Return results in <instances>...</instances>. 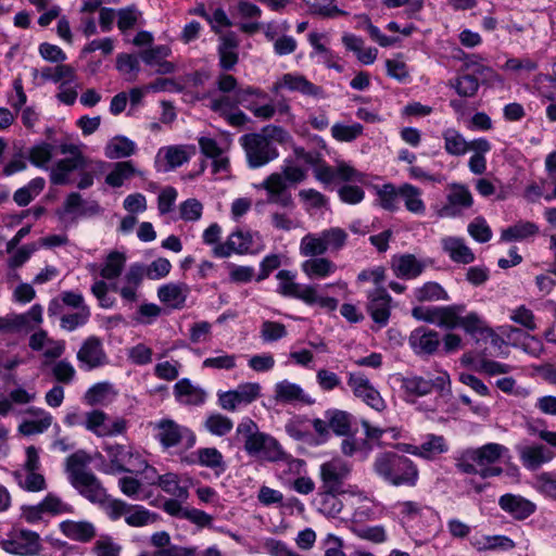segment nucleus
<instances>
[{"mask_svg": "<svg viewBox=\"0 0 556 556\" xmlns=\"http://www.w3.org/2000/svg\"><path fill=\"white\" fill-rule=\"evenodd\" d=\"M61 154L71 156L59 160L50 168V181L52 185L64 186L74 184L73 173L77 172L79 180L76 187L80 190L90 188L94 180V170L91 161L86 157L79 147L73 143L60 144Z\"/></svg>", "mask_w": 556, "mask_h": 556, "instance_id": "nucleus-1", "label": "nucleus"}, {"mask_svg": "<svg viewBox=\"0 0 556 556\" xmlns=\"http://www.w3.org/2000/svg\"><path fill=\"white\" fill-rule=\"evenodd\" d=\"M508 450L498 443H486L480 447L467 448L457 458L456 467L467 475H479L483 479L501 476L502 467L496 466Z\"/></svg>", "mask_w": 556, "mask_h": 556, "instance_id": "nucleus-2", "label": "nucleus"}, {"mask_svg": "<svg viewBox=\"0 0 556 556\" xmlns=\"http://www.w3.org/2000/svg\"><path fill=\"white\" fill-rule=\"evenodd\" d=\"M372 469L380 479L394 486H415L419 478L418 468L410 458L391 451L379 453Z\"/></svg>", "mask_w": 556, "mask_h": 556, "instance_id": "nucleus-3", "label": "nucleus"}, {"mask_svg": "<svg viewBox=\"0 0 556 556\" xmlns=\"http://www.w3.org/2000/svg\"><path fill=\"white\" fill-rule=\"evenodd\" d=\"M89 463V455L79 450L66 458L65 470L71 484L79 494L89 502L99 505L108 493L97 476L86 468Z\"/></svg>", "mask_w": 556, "mask_h": 556, "instance_id": "nucleus-4", "label": "nucleus"}, {"mask_svg": "<svg viewBox=\"0 0 556 556\" xmlns=\"http://www.w3.org/2000/svg\"><path fill=\"white\" fill-rule=\"evenodd\" d=\"M236 438L243 442L244 451L250 456L268 462L283 458L285 453L278 441L274 437L261 432L257 424L249 417L238 424Z\"/></svg>", "mask_w": 556, "mask_h": 556, "instance_id": "nucleus-5", "label": "nucleus"}, {"mask_svg": "<svg viewBox=\"0 0 556 556\" xmlns=\"http://www.w3.org/2000/svg\"><path fill=\"white\" fill-rule=\"evenodd\" d=\"M276 278L279 281L277 292L282 296L300 300L308 306L318 305L328 311H334L338 307V301L334 298L320 295L316 286L296 282L295 274L291 270H279Z\"/></svg>", "mask_w": 556, "mask_h": 556, "instance_id": "nucleus-6", "label": "nucleus"}, {"mask_svg": "<svg viewBox=\"0 0 556 556\" xmlns=\"http://www.w3.org/2000/svg\"><path fill=\"white\" fill-rule=\"evenodd\" d=\"M247 156L250 168H260L276 160L279 155L274 143L268 142L263 135L256 132L245 134L239 139Z\"/></svg>", "mask_w": 556, "mask_h": 556, "instance_id": "nucleus-7", "label": "nucleus"}, {"mask_svg": "<svg viewBox=\"0 0 556 556\" xmlns=\"http://www.w3.org/2000/svg\"><path fill=\"white\" fill-rule=\"evenodd\" d=\"M103 450L109 457V466L103 470L108 475H117L122 472H135L142 468H149L147 463L138 453H134L130 447L122 444H105Z\"/></svg>", "mask_w": 556, "mask_h": 556, "instance_id": "nucleus-8", "label": "nucleus"}, {"mask_svg": "<svg viewBox=\"0 0 556 556\" xmlns=\"http://www.w3.org/2000/svg\"><path fill=\"white\" fill-rule=\"evenodd\" d=\"M402 389L407 396H425L434 390L443 397L451 393V380L446 372L437 376L434 379L409 376L403 378Z\"/></svg>", "mask_w": 556, "mask_h": 556, "instance_id": "nucleus-9", "label": "nucleus"}, {"mask_svg": "<svg viewBox=\"0 0 556 556\" xmlns=\"http://www.w3.org/2000/svg\"><path fill=\"white\" fill-rule=\"evenodd\" d=\"M156 438L164 448H170L185 443V448L194 446L197 438L192 430L178 425L172 419H162L155 425Z\"/></svg>", "mask_w": 556, "mask_h": 556, "instance_id": "nucleus-10", "label": "nucleus"}, {"mask_svg": "<svg viewBox=\"0 0 556 556\" xmlns=\"http://www.w3.org/2000/svg\"><path fill=\"white\" fill-rule=\"evenodd\" d=\"M267 94L260 88L245 86L238 89L236 94L218 96L212 98L210 109L212 111H225L227 109H238L240 105L251 110L256 99H265Z\"/></svg>", "mask_w": 556, "mask_h": 556, "instance_id": "nucleus-11", "label": "nucleus"}, {"mask_svg": "<svg viewBox=\"0 0 556 556\" xmlns=\"http://www.w3.org/2000/svg\"><path fill=\"white\" fill-rule=\"evenodd\" d=\"M348 386L357 399L376 412L381 413L387 408L386 401L382 399L380 392L363 372H350Z\"/></svg>", "mask_w": 556, "mask_h": 556, "instance_id": "nucleus-12", "label": "nucleus"}, {"mask_svg": "<svg viewBox=\"0 0 556 556\" xmlns=\"http://www.w3.org/2000/svg\"><path fill=\"white\" fill-rule=\"evenodd\" d=\"M261 395V386L257 382L241 383L235 390L218 392V405L228 412H235L247 406Z\"/></svg>", "mask_w": 556, "mask_h": 556, "instance_id": "nucleus-13", "label": "nucleus"}, {"mask_svg": "<svg viewBox=\"0 0 556 556\" xmlns=\"http://www.w3.org/2000/svg\"><path fill=\"white\" fill-rule=\"evenodd\" d=\"M473 205V198L469 188L462 184H452L448 187L445 204L438 211L442 218H455Z\"/></svg>", "mask_w": 556, "mask_h": 556, "instance_id": "nucleus-14", "label": "nucleus"}, {"mask_svg": "<svg viewBox=\"0 0 556 556\" xmlns=\"http://www.w3.org/2000/svg\"><path fill=\"white\" fill-rule=\"evenodd\" d=\"M260 187L266 190V203L275 204L287 211H293L295 208L293 197L281 174H270L265 180H263Z\"/></svg>", "mask_w": 556, "mask_h": 556, "instance_id": "nucleus-15", "label": "nucleus"}, {"mask_svg": "<svg viewBox=\"0 0 556 556\" xmlns=\"http://www.w3.org/2000/svg\"><path fill=\"white\" fill-rule=\"evenodd\" d=\"M2 548L12 554L34 556L40 551V538L30 530H14L8 539L0 542Z\"/></svg>", "mask_w": 556, "mask_h": 556, "instance_id": "nucleus-16", "label": "nucleus"}, {"mask_svg": "<svg viewBox=\"0 0 556 556\" xmlns=\"http://www.w3.org/2000/svg\"><path fill=\"white\" fill-rule=\"evenodd\" d=\"M351 472L350 465L341 458H332L320 466L323 490L329 492H343L344 481Z\"/></svg>", "mask_w": 556, "mask_h": 556, "instance_id": "nucleus-17", "label": "nucleus"}, {"mask_svg": "<svg viewBox=\"0 0 556 556\" xmlns=\"http://www.w3.org/2000/svg\"><path fill=\"white\" fill-rule=\"evenodd\" d=\"M77 361L83 370H92L108 364L102 341L94 336L88 337L77 352Z\"/></svg>", "mask_w": 556, "mask_h": 556, "instance_id": "nucleus-18", "label": "nucleus"}, {"mask_svg": "<svg viewBox=\"0 0 556 556\" xmlns=\"http://www.w3.org/2000/svg\"><path fill=\"white\" fill-rule=\"evenodd\" d=\"M408 343L417 355H432L438 351L441 338L435 330L421 326L410 332Z\"/></svg>", "mask_w": 556, "mask_h": 556, "instance_id": "nucleus-19", "label": "nucleus"}, {"mask_svg": "<svg viewBox=\"0 0 556 556\" xmlns=\"http://www.w3.org/2000/svg\"><path fill=\"white\" fill-rule=\"evenodd\" d=\"M252 245V235L247 231L236 230L233 231L226 242L219 243L213 248V254L216 257H228L232 253L244 254Z\"/></svg>", "mask_w": 556, "mask_h": 556, "instance_id": "nucleus-20", "label": "nucleus"}, {"mask_svg": "<svg viewBox=\"0 0 556 556\" xmlns=\"http://www.w3.org/2000/svg\"><path fill=\"white\" fill-rule=\"evenodd\" d=\"M391 300L384 288H377L368 294L367 312L380 326H386L389 321Z\"/></svg>", "mask_w": 556, "mask_h": 556, "instance_id": "nucleus-21", "label": "nucleus"}, {"mask_svg": "<svg viewBox=\"0 0 556 556\" xmlns=\"http://www.w3.org/2000/svg\"><path fill=\"white\" fill-rule=\"evenodd\" d=\"M280 87H285L290 91H298L303 96L313 97L315 99H324L326 97L323 87L311 83L303 75L285 74L281 83L275 85L277 90Z\"/></svg>", "mask_w": 556, "mask_h": 556, "instance_id": "nucleus-22", "label": "nucleus"}, {"mask_svg": "<svg viewBox=\"0 0 556 556\" xmlns=\"http://www.w3.org/2000/svg\"><path fill=\"white\" fill-rule=\"evenodd\" d=\"M500 507L511 515L515 519L523 520L531 516L536 506L531 501L522 497L521 495L504 494L498 500Z\"/></svg>", "mask_w": 556, "mask_h": 556, "instance_id": "nucleus-23", "label": "nucleus"}, {"mask_svg": "<svg viewBox=\"0 0 556 556\" xmlns=\"http://www.w3.org/2000/svg\"><path fill=\"white\" fill-rule=\"evenodd\" d=\"M177 402L184 405L200 406L205 403L207 393L199 386H193L187 378L178 380L174 386Z\"/></svg>", "mask_w": 556, "mask_h": 556, "instance_id": "nucleus-24", "label": "nucleus"}, {"mask_svg": "<svg viewBox=\"0 0 556 556\" xmlns=\"http://www.w3.org/2000/svg\"><path fill=\"white\" fill-rule=\"evenodd\" d=\"M239 40L233 31H228L219 37L217 48L219 56V66L223 71H231L239 61L238 49Z\"/></svg>", "mask_w": 556, "mask_h": 556, "instance_id": "nucleus-25", "label": "nucleus"}, {"mask_svg": "<svg viewBox=\"0 0 556 556\" xmlns=\"http://www.w3.org/2000/svg\"><path fill=\"white\" fill-rule=\"evenodd\" d=\"M190 288L186 283L169 282L157 289L159 300L173 309H181L186 306V300Z\"/></svg>", "mask_w": 556, "mask_h": 556, "instance_id": "nucleus-26", "label": "nucleus"}, {"mask_svg": "<svg viewBox=\"0 0 556 556\" xmlns=\"http://www.w3.org/2000/svg\"><path fill=\"white\" fill-rule=\"evenodd\" d=\"M425 268V263L418 261L413 254L395 255L392 258V269L397 278H417Z\"/></svg>", "mask_w": 556, "mask_h": 556, "instance_id": "nucleus-27", "label": "nucleus"}, {"mask_svg": "<svg viewBox=\"0 0 556 556\" xmlns=\"http://www.w3.org/2000/svg\"><path fill=\"white\" fill-rule=\"evenodd\" d=\"M506 337L513 345L520 348L531 356L539 357L544 350L543 343L539 338L523 332L519 328L509 327Z\"/></svg>", "mask_w": 556, "mask_h": 556, "instance_id": "nucleus-28", "label": "nucleus"}, {"mask_svg": "<svg viewBox=\"0 0 556 556\" xmlns=\"http://www.w3.org/2000/svg\"><path fill=\"white\" fill-rule=\"evenodd\" d=\"M442 249L454 263L470 264L476 256L463 238L446 237L442 239Z\"/></svg>", "mask_w": 556, "mask_h": 556, "instance_id": "nucleus-29", "label": "nucleus"}, {"mask_svg": "<svg viewBox=\"0 0 556 556\" xmlns=\"http://www.w3.org/2000/svg\"><path fill=\"white\" fill-rule=\"evenodd\" d=\"M539 226L530 220H518L514 225L505 228L501 232V241L516 242L534 238L539 235Z\"/></svg>", "mask_w": 556, "mask_h": 556, "instance_id": "nucleus-30", "label": "nucleus"}, {"mask_svg": "<svg viewBox=\"0 0 556 556\" xmlns=\"http://www.w3.org/2000/svg\"><path fill=\"white\" fill-rule=\"evenodd\" d=\"M519 455L523 466L535 470L553 458V452L544 445L519 447Z\"/></svg>", "mask_w": 556, "mask_h": 556, "instance_id": "nucleus-31", "label": "nucleus"}, {"mask_svg": "<svg viewBox=\"0 0 556 556\" xmlns=\"http://www.w3.org/2000/svg\"><path fill=\"white\" fill-rule=\"evenodd\" d=\"M61 532L73 541L89 542L96 536V528L89 521L65 520L60 523Z\"/></svg>", "mask_w": 556, "mask_h": 556, "instance_id": "nucleus-32", "label": "nucleus"}, {"mask_svg": "<svg viewBox=\"0 0 556 556\" xmlns=\"http://www.w3.org/2000/svg\"><path fill=\"white\" fill-rule=\"evenodd\" d=\"M301 269L312 280L325 279L337 270V265L326 257H312L301 264Z\"/></svg>", "mask_w": 556, "mask_h": 556, "instance_id": "nucleus-33", "label": "nucleus"}, {"mask_svg": "<svg viewBox=\"0 0 556 556\" xmlns=\"http://www.w3.org/2000/svg\"><path fill=\"white\" fill-rule=\"evenodd\" d=\"M275 400L282 403L302 402L312 404L313 401L304 394L303 389L295 383L283 380L275 387Z\"/></svg>", "mask_w": 556, "mask_h": 556, "instance_id": "nucleus-34", "label": "nucleus"}, {"mask_svg": "<svg viewBox=\"0 0 556 556\" xmlns=\"http://www.w3.org/2000/svg\"><path fill=\"white\" fill-rule=\"evenodd\" d=\"M135 175L143 176V173L138 170L131 161L117 162L105 177V182L110 187L119 188Z\"/></svg>", "mask_w": 556, "mask_h": 556, "instance_id": "nucleus-35", "label": "nucleus"}, {"mask_svg": "<svg viewBox=\"0 0 556 556\" xmlns=\"http://www.w3.org/2000/svg\"><path fill=\"white\" fill-rule=\"evenodd\" d=\"M320 35L316 33H311L308 35L309 43L312 45L314 51L311 53V58L318 56V62L326 65L328 68H333L337 72H342L343 66L338 64L336 60L339 58L334 55L328 48H326L323 43L319 42Z\"/></svg>", "mask_w": 556, "mask_h": 556, "instance_id": "nucleus-36", "label": "nucleus"}, {"mask_svg": "<svg viewBox=\"0 0 556 556\" xmlns=\"http://www.w3.org/2000/svg\"><path fill=\"white\" fill-rule=\"evenodd\" d=\"M116 392L110 382H98L90 387L84 394V402L89 406L104 405L109 403Z\"/></svg>", "mask_w": 556, "mask_h": 556, "instance_id": "nucleus-37", "label": "nucleus"}, {"mask_svg": "<svg viewBox=\"0 0 556 556\" xmlns=\"http://www.w3.org/2000/svg\"><path fill=\"white\" fill-rule=\"evenodd\" d=\"M31 414L39 416L37 420H25L18 426V431L24 435H33L45 432L52 424L51 414L41 408H30Z\"/></svg>", "mask_w": 556, "mask_h": 556, "instance_id": "nucleus-38", "label": "nucleus"}, {"mask_svg": "<svg viewBox=\"0 0 556 556\" xmlns=\"http://www.w3.org/2000/svg\"><path fill=\"white\" fill-rule=\"evenodd\" d=\"M198 460L200 466L212 469L216 475L227 468L223 454L216 447L198 448Z\"/></svg>", "mask_w": 556, "mask_h": 556, "instance_id": "nucleus-39", "label": "nucleus"}, {"mask_svg": "<svg viewBox=\"0 0 556 556\" xmlns=\"http://www.w3.org/2000/svg\"><path fill=\"white\" fill-rule=\"evenodd\" d=\"M339 493L323 490L316 500L318 511L330 518L338 517L343 508L342 501L337 496Z\"/></svg>", "mask_w": 556, "mask_h": 556, "instance_id": "nucleus-40", "label": "nucleus"}, {"mask_svg": "<svg viewBox=\"0 0 556 556\" xmlns=\"http://www.w3.org/2000/svg\"><path fill=\"white\" fill-rule=\"evenodd\" d=\"M414 298L418 302L448 301L450 296L445 289L435 281H428L421 287L414 289Z\"/></svg>", "mask_w": 556, "mask_h": 556, "instance_id": "nucleus-41", "label": "nucleus"}, {"mask_svg": "<svg viewBox=\"0 0 556 556\" xmlns=\"http://www.w3.org/2000/svg\"><path fill=\"white\" fill-rule=\"evenodd\" d=\"M136 151V144L124 136L114 137L105 147V156L114 159H124L132 155Z\"/></svg>", "mask_w": 556, "mask_h": 556, "instance_id": "nucleus-42", "label": "nucleus"}, {"mask_svg": "<svg viewBox=\"0 0 556 556\" xmlns=\"http://www.w3.org/2000/svg\"><path fill=\"white\" fill-rule=\"evenodd\" d=\"M126 256L124 253L118 251H112L108 254L103 266L100 270V275L103 279L113 280L121 276L125 267Z\"/></svg>", "mask_w": 556, "mask_h": 556, "instance_id": "nucleus-43", "label": "nucleus"}, {"mask_svg": "<svg viewBox=\"0 0 556 556\" xmlns=\"http://www.w3.org/2000/svg\"><path fill=\"white\" fill-rule=\"evenodd\" d=\"M445 151L455 156L464 155L468 152V142L464 136L454 128H447L443 131Z\"/></svg>", "mask_w": 556, "mask_h": 556, "instance_id": "nucleus-44", "label": "nucleus"}, {"mask_svg": "<svg viewBox=\"0 0 556 556\" xmlns=\"http://www.w3.org/2000/svg\"><path fill=\"white\" fill-rule=\"evenodd\" d=\"M327 252V247L323 239L321 232L319 235L307 233L301 239L300 253L305 257H323Z\"/></svg>", "mask_w": 556, "mask_h": 556, "instance_id": "nucleus-45", "label": "nucleus"}, {"mask_svg": "<svg viewBox=\"0 0 556 556\" xmlns=\"http://www.w3.org/2000/svg\"><path fill=\"white\" fill-rule=\"evenodd\" d=\"M197 152L195 146H174L165 149V160L168 168L174 169L188 162Z\"/></svg>", "mask_w": 556, "mask_h": 556, "instance_id": "nucleus-46", "label": "nucleus"}, {"mask_svg": "<svg viewBox=\"0 0 556 556\" xmlns=\"http://www.w3.org/2000/svg\"><path fill=\"white\" fill-rule=\"evenodd\" d=\"M448 86L457 92L459 97L471 98L479 90V80L475 75L464 74L451 79Z\"/></svg>", "mask_w": 556, "mask_h": 556, "instance_id": "nucleus-47", "label": "nucleus"}, {"mask_svg": "<svg viewBox=\"0 0 556 556\" xmlns=\"http://www.w3.org/2000/svg\"><path fill=\"white\" fill-rule=\"evenodd\" d=\"M400 193L409 212L415 214H422L425 212L426 207L424 201L420 199V191L417 187L404 184L400 187Z\"/></svg>", "mask_w": 556, "mask_h": 556, "instance_id": "nucleus-48", "label": "nucleus"}, {"mask_svg": "<svg viewBox=\"0 0 556 556\" xmlns=\"http://www.w3.org/2000/svg\"><path fill=\"white\" fill-rule=\"evenodd\" d=\"M326 417L329 421L330 429L337 434V435H349L351 430V414L344 412V410H327Z\"/></svg>", "mask_w": 556, "mask_h": 556, "instance_id": "nucleus-49", "label": "nucleus"}, {"mask_svg": "<svg viewBox=\"0 0 556 556\" xmlns=\"http://www.w3.org/2000/svg\"><path fill=\"white\" fill-rule=\"evenodd\" d=\"M233 427L232 420L219 413L207 416L204 421V428L213 435L224 437L231 431Z\"/></svg>", "mask_w": 556, "mask_h": 556, "instance_id": "nucleus-50", "label": "nucleus"}, {"mask_svg": "<svg viewBox=\"0 0 556 556\" xmlns=\"http://www.w3.org/2000/svg\"><path fill=\"white\" fill-rule=\"evenodd\" d=\"M364 127L359 123H353L345 125L342 123H336L331 127V135L337 141L351 142L354 141L363 134Z\"/></svg>", "mask_w": 556, "mask_h": 556, "instance_id": "nucleus-51", "label": "nucleus"}, {"mask_svg": "<svg viewBox=\"0 0 556 556\" xmlns=\"http://www.w3.org/2000/svg\"><path fill=\"white\" fill-rule=\"evenodd\" d=\"M379 205L386 211H396L399 208V199L401 198L400 188L396 189L392 184H386L377 190Z\"/></svg>", "mask_w": 556, "mask_h": 556, "instance_id": "nucleus-52", "label": "nucleus"}, {"mask_svg": "<svg viewBox=\"0 0 556 556\" xmlns=\"http://www.w3.org/2000/svg\"><path fill=\"white\" fill-rule=\"evenodd\" d=\"M159 486L166 493L175 496L176 498H187L188 490L179 484L178 476L173 472H168L157 478Z\"/></svg>", "mask_w": 556, "mask_h": 556, "instance_id": "nucleus-53", "label": "nucleus"}, {"mask_svg": "<svg viewBox=\"0 0 556 556\" xmlns=\"http://www.w3.org/2000/svg\"><path fill=\"white\" fill-rule=\"evenodd\" d=\"M54 147L48 142H41L30 148L29 161L40 168H48L47 165L53 156Z\"/></svg>", "mask_w": 556, "mask_h": 556, "instance_id": "nucleus-54", "label": "nucleus"}, {"mask_svg": "<svg viewBox=\"0 0 556 556\" xmlns=\"http://www.w3.org/2000/svg\"><path fill=\"white\" fill-rule=\"evenodd\" d=\"M459 327L472 337H483L486 329L485 321L476 312H470L466 316H460Z\"/></svg>", "mask_w": 556, "mask_h": 556, "instance_id": "nucleus-55", "label": "nucleus"}, {"mask_svg": "<svg viewBox=\"0 0 556 556\" xmlns=\"http://www.w3.org/2000/svg\"><path fill=\"white\" fill-rule=\"evenodd\" d=\"M99 505L112 520H117L122 516H125L126 513L132 508V505L122 500L113 498L109 494L105 495L104 500L100 502Z\"/></svg>", "mask_w": 556, "mask_h": 556, "instance_id": "nucleus-56", "label": "nucleus"}, {"mask_svg": "<svg viewBox=\"0 0 556 556\" xmlns=\"http://www.w3.org/2000/svg\"><path fill=\"white\" fill-rule=\"evenodd\" d=\"M308 7L312 14L331 17L334 15L345 14L344 11L340 10L334 1L336 0H303Z\"/></svg>", "mask_w": 556, "mask_h": 556, "instance_id": "nucleus-57", "label": "nucleus"}, {"mask_svg": "<svg viewBox=\"0 0 556 556\" xmlns=\"http://www.w3.org/2000/svg\"><path fill=\"white\" fill-rule=\"evenodd\" d=\"M371 445L366 439L358 442L354 437H348L341 443V452L345 456L361 455L362 459H366L371 451Z\"/></svg>", "mask_w": 556, "mask_h": 556, "instance_id": "nucleus-58", "label": "nucleus"}, {"mask_svg": "<svg viewBox=\"0 0 556 556\" xmlns=\"http://www.w3.org/2000/svg\"><path fill=\"white\" fill-rule=\"evenodd\" d=\"M125 521L130 527H143L155 521V514L150 513L143 506L132 505L125 515Z\"/></svg>", "mask_w": 556, "mask_h": 556, "instance_id": "nucleus-59", "label": "nucleus"}, {"mask_svg": "<svg viewBox=\"0 0 556 556\" xmlns=\"http://www.w3.org/2000/svg\"><path fill=\"white\" fill-rule=\"evenodd\" d=\"M323 239L325 241V245L327 247V251L338 252L340 251L346 242L348 233L339 227H332L321 231Z\"/></svg>", "mask_w": 556, "mask_h": 556, "instance_id": "nucleus-60", "label": "nucleus"}, {"mask_svg": "<svg viewBox=\"0 0 556 556\" xmlns=\"http://www.w3.org/2000/svg\"><path fill=\"white\" fill-rule=\"evenodd\" d=\"M308 419L303 416H296L286 424V432L298 441H307L312 435L308 427Z\"/></svg>", "mask_w": 556, "mask_h": 556, "instance_id": "nucleus-61", "label": "nucleus"}, {"mask_svg": "<svg viewBox=\"0 0 556 556\" xmlns=\"http://www.w3.org/2000/svg\"><path fill=\"white\" fill-rule=\"evenodd\" d=\"M108 415L100 409H93L86 413L85 428L96 434L103 437Z\"/></svg>", "mask_w": 556, "mask_h": 556, "instance_id": "nucleus-62", "label": "nucleus"}, {"mask_svg": "<svg viewBox=\"0 0 556 556\" xmlns=\"http://www.w3.org/2000/svg\"><path fill=\"white\" fill-rule=\"evenodd\" d=\"M90 317L89 307H83L75 313L64 314L61 317V328L67 331H73L76 328L84 326Z\"/></svg>", "mask_w": 556, "mask_h": 556, "instance_id": "nucleus-63", "label": "nucleus"}, {"mask_svg": "<svg viewBox=\"0 0 556 556\" xmlns=\"http://www.w3.org/2000/svg\"><path fill=\"white\" fill-rule=\"evenodd\" d=\"M422 457L431 458L435 455L445 453L447 446L442 435L429 434L427 440L421 444Z\"/></svg>", "mask_w": 556, "mask_h": 556, "instance_id": "nucleus-64", "label": "nucleus"}]
</instances>
